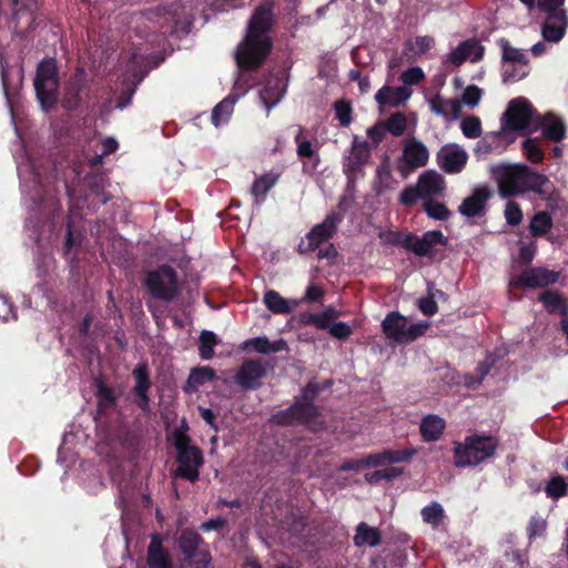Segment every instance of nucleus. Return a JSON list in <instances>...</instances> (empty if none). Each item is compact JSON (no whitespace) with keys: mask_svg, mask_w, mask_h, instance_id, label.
Segmentation results:
<instances>
[{"mask_svg":"<svg viewBox=\"0 0 568 568\" xmlns=\"http://www.w3.org/2000/svg\"><path fill=\"white\" fill-rule=\"evenodd\" d=\"M491 179L498 186L503 199H510L525 193H535L547 199L552 193V184L541 173L534 171L526 164L498 163L490 168Z\"/></svg>","mask_w":568,"mask_h":568,"instance_id":"nucleus-2","label":"nucleus"},{"mask_svg":"<svg viewBox=\"0 0 568 568\" xmlns=\"http://www.w3.org/2000/svg\"><path fill=\"white\" fill-rule=\"evenodd\" d=\"M538 301L549 314L559 313L564 318L568 314V302L562 294L556 290H546L539 294Z\"/></svg>","mask_w":568,"mask_h":568,"instance_id":"nucleus-31","label":"nucleus"},{"mask_svg":"<svg viewBox=\"0 0 568 568\" xmlns=\"http://www.w3.org/2000/svg\"><path fill=\"white\" fill-rule=\"evenodd\" d=\"M324 290L317 284H311L307 286L304 301L307 303L321 302L324 297Z\"/></svg>","mask_w":568,"mask_h":568,"instance_id":"nucleus-64","label":"nucleus"},{"mask_svg":"<svg viewBox=\"0 0 568 568\" xmlns=\"http://www.w3.org/2000/svg\"><path fill=\"white\" fill-rule=\"evenodd\" d=\"M274 9V0H263L253 10L245 37L235 51V61L240 70H257L270 55L273 48L270 32L276 22Z\"/></svg>","mask_w":568,"mask_h":568,"instance_id":"nucleus-1","label":"nucleus"},{"mask_svg":"<svg viewBox=\"0 0 568 568\" xmlns=\"http://www.w3.org/2000/svg\"><path fill=\"white\" fill-rule=\"evenodd\" d=\"M537 114L527 99L523 97L515 98L509 101L503 114L501 125L511 133L515 131H526V134H530L529 130L535 126Z\"/></svg>","mask_w":568,"mask_h":568,"instance_id":"nucleus-8","label":"nucleus"},{"mask_svg":"<svg viewBox=\"0 0 568 568\" xmlns=\"http://www.w3.org/2000/svg\"><path fill=\"white\" fill-rule=\"evenodd\" d=\"M327 331L333 337L337 339H347L352 335V327L344 322H335L329 324Z\"/></svg>","mask_w":568,"mask_h":568,"instance_id":"nucleus-62","label":"nucleus"},{"mask_svg":"<svg viewBox=\"0 0 568 568\" xmlns=\"http://www.w3.org/2000/svg\"><path fill=\"white\" fill-rule=\"evenodd\" d=\"M132 376L135 381V385L132 388L134 395V404L143 412L149 413L150 407V389L152 382L150 378V372L146 363H139L132 371Z\"/></svg>","mask_w":568,"mask_h":568,"instance_id":"nucleus-16","label":"nucleus"},{"mask_svg":"<svg viewBox=\"0 0 568 568\" xmlns=\"http://www.w3.org/2000/svg\"><path fill=\"white\" fill-rule=\"evenodd\" d=\"M429 159V152L426 145L416 140L410 139L405 142L403 148V162L398 165L402 176L406 178L409 171L425 166Z\"/></svg>","mask_w":568,"mask_h":568,"instance_id":"nucleus-14","label":"nucleus"},{"mask_svg":"<svg viewBox=\"0 0 568 568\" xmlns=\"http://www.w3.org/2000/svg\"><path fill=\"white\" fill-rule=\"evenodd\" d=\"M143 286L151 298L173 303L182 293L178 272L169 264L159 265L144 274Z\"/></svg>","mask_w":568,"mask_h":568,"instance_id":"nucleus-5","label":"nucleus"},{"mask_svg":"<svg viewBox=\"0 0 568 568\" xmlns=\"http://www.w3.org/2000/svg\"><path fill=\"white\" fill-rule=\"evenodd\" d=\"M505 219L509 225L516 226L523 220V212L518 203L509 201L505 207Z\"/></svg>","mask_w":568,"mask_h":568,"instance_id":"nucleus-58","label":"nucleus"},{"mask_svg":"<svg viewBox=\"0 0 568 568\" xmlns=\"http://www.w3.org/2000/svg\"><path fill=\"white\" fill-rule=\"evenodd\" d=\"M11 24L14 33L21 39H27L29 33L36 30L37 23V0H12Z\"/></svg>","mask_w":568,"mask_h":568,"instance_id":"nucleus-11","label":"nucleus"},{"mask_svg":"<svg viewBox=\"0 0 568 568\" xmlns=\"http://www.w3.org/2000/svg\"><path fill=\"white\" fill-rule=\"evenodd\" d=\"M189 429L185 422L172 433L173 446L176 449L178 468L175 477L194 483L199 479L200 467L203 465V453L194 445H191V437L186 434Z\"/></svg>","mask_w":568,"mask_h":568,"instance_id":"nucleus-4","label":"nucleus"},{"mask_svg":"<svg viewBox=\"0 0 568 568\" xmlns=\"http://www.w3.org/2000/svg\"><path fill=\"white\" fill-rule=\"evenodd\" d=\"M460 130L467 139H477L481 136V121L478 116L468 115L462 120Z\"/></svg>","mask_w":568,"mask_h":568,"instance_id":"nucleus-48","label":"nucleus"},{"mask_svg":"<svg viewBox=\"0 0 568 568\" xmlns=\"http://www.w3.org/2000/svg\"><path fill=\"white\" fill-rule=\"evenodd\" d=\"M332 386V381H325L323 385H320L316 382H308L301 392V395L295 397V399L310 405H316L315 399L320 395V393L326 388Z\"/></svg>","mask_w":568,"mask_h":568,"instance_id":"nucleus-41","label":"nucleus"},{"mask_svg":"<svg viewBox=\"0 0 568 568\" xmlns=\"http://www.w3.org/2000/svg\"><path fill=\"white\" fill-rule=\"evenodd\" d=\"M407 318L399 312H390L386 315L382 323L384 334L388 339L400 343L403 342Z\"/></svg>","mask_w":568,"mask_h":568,"instance_id":"nucleus-29","label":"nucleus"},{"mask_svg":"<svg viewBox=\"0 0 568 568\" xmlns=\"http://www.w3.org/2000/svg\"><path fill=\"white\" fill-rule=\"evenodd\" d=\"M418 199H423V196L417 185L405 187L399 195V202L406 206L415 204Z\"/></svg>","mask_w":568,"mask_h":568,"instance_id":"nucleus-61","label":"nucleus"},{"mask_svg":"<svg viewBox=\"0 0 568 568\" xmlns=\"http://www.w3.org/2000/svg\"><path fill=\"white\" fill-rule=\"evenodd\" d=\"M467 161V152L457 144L444 145L436 154L437 165L447 174L460 173Z\"/></svg>","mask_w":568,"mask_h":568,"instance_id":"nucleus-17","label":"nucleus"},{"mask_svg":"<svg viewBox=\"0 0 568 568\" xmlns=\"http://www.w3.org/2000/svg\"><path fill=\"white\" fill-rule=\"evenodd\" d=\"M435 47V39L432 36H417L407 39L404 43V54L409 59L426 54Z\"/></svg>","mask_w":568,"mask_h":568,"instance_id":"nucleus-34","label":"nucleus"},{"mask_svg":"<svg viewBox=\"0 0 568 568\" xmlns=\"http://www.w3.org/2000/svg\"><path fill=\"white\" fill-rule=\"evenodd\" d=\"M416 185L425 200L438 195L445 190L444 178L434 170L422 173Z\"/></svg>","mask_w":568,"mask_h":568,"instance_id":"nucleus-27","label":"nucleus"},{"mask_svg":"<svg viewBox=\"0 0 568 568\" xmlns=\"http://www.w3.org/2000/svg\"><path fill=\"white\" fill-rule=\"evenodd\" d=\"M521 149L527 160L531 163H540L544 160V150L539 145L538 138H528L523 141Z\"/></svg>","mask_w":568,"mask_h":568,"instance_id":"nucleus-46","label":"nucleus"},{"mask_svg":"<svg viewBox=\"0 0 568 568\" xmlns=\"http://www.w3.org/2000/svg\"><path fill=\"white\" fill-rule=\"evenodd\" d=\"M353 541L356 547H376L382 544V532L378 528L371 527L367 523L362 521L356 526Z\"/></svg>","mask_w":568,"mask_h":568,"instance_id":"nucleus-32","label":"nucleus"},{"mask_svg":"<svg viewBox=\"0 0 568 568\" xmlns=\"http://www.w3.org/2000/svg\"><path fill=\"white\" fill-rule=\"evenodd\" d=\"M538 130L542 131V136L552 142H560L566 138L567 126L565 122L551 112L546 114H537L535 126L529 130L534 133Z\"/></svg>","mask_w":568,"mask_h":568,"instance_id":"nucleus-21","label":"nucleus"},{"mask_svg":"<svg viewBox=\"0 0 568 568\" xmlns=\"http://www.w3.org/2000/svg\"><path fill=\"white\" fill-rule=\"evenodd\" d=\"M97 392V414L100 416L106 415L109 410L113 409L118 402L115 390L108 386L103 381L99 379L95 384Z\"/></svg>","mask_w":568,"mask_h":568,"instance_id":"nucleus-30","label":"nucleus"},{"mask_svg":"<svg viewBox=\"0 0 568 568\" xmlns=\"http://www.w3.org/2000/svg\"><path fill=\"white\" fill-rule=\"evenodd\" d=\"M335 116L342 126H348L352 122V106L345 100H338L334 103Z\"/></svg>","mask_w":568,"mask_h":568,"instance_id":"nucleus-54","label":"nucleus"},{"mask_svg":"<svg viewBox=\"0 0 568 568\" xmlns=\"http://www.w3.org/2000/svg\"><path fill=\"white\" fill-rule=\"evenodd\" d=\"M483 55L484 49L476 40H465L450 52L449 60L454 65L459 67L467 59L478 62L483 59Z\"/></svg>","mask_w":568,"mask_h":568,"instance_id":"nucleus-26","label":"nucleus"},{"mask_svg":"<svg viewBox=\"0 0 568 568\" xmlns=\"http://www.w3.org/2000/svg\"><path fill=\"white\" fill-rule=\"evenodd\" d=\"M568 480L561 475H556L546 484L545 493L548 498L559 499L567 495Z\"/></svg>","mask_w":568,"mask_h":568,"instance_id":"nucleus-45","label":"nucleus"},{"mask_svg":"<svg viewBox=\"0 0 568 568\" xmlns=\"http://www.w3.org/2000/svg\"><path fill=\"white\" fill-rule=\"evenodd\" d=\"M412 95V90L407 87H382L375 94V100L381 106L397 108L404 104Z\"/></svg>","mask_w":568,"mask_h":568,"instance_id":"nucleus-25","label":"nucleus"},{"mask_svg":"<svg viewBox=\"0 0 568 568\" xmlns=\"http://www.w3.org/2000/svg\"><path fill=\"white\" fill-rule=\"evenodd\" d=\"M420 515L424 523L430 525L433 528H437L445 517V510L439 503L432 501L429 505L422 508Z\"/></svg>","mask_w":568,"mask_h":568,"instance_id":"nucleus-42","label":"nucleus"},{"mask_svg":"<svg viewBox=\"0 0 568 568\" xmlns=\"http://www.w3.org/2000/svg\"><path fill=\"white\" fill-rule=\"evenodd\" d=\"M59 85L57 60L54 58L42 59L37 65L33 88L37 100L44 111H50L57 104Z\"/></svg>","mask_w":568,"mask_h":568,"instance_id":"nucleus-6","label":"nucleus"},{"mask_svg":"<svg viewBox=\"0 0 568 568\" xmlns=\"http://www.w3.org/2000/svg\"><path fill=\"white\" fill-rule=\"evenodd\" d=\"M559 273L545 267H528L524 270L515 280L511 286L515 288H538L547 287L557 283Z\"/></svg>","mask_w":568,"mask_h":568,"instance_id":"nucleus-13","label":"nucleus"},{"mask_svg":"<svg viewBox=\"0 0 568 568\" xmlns=\"http://www.w3.org/2000/svg\"><path fill=\"white\" fill-rule=\"evenodd\" d=\"M146 564L149 568H173V562L166 549L162 545L159 534L151 536L146 551Z\"/></svg>","mask_w":568,"mask_h":568,"instance_id":"nucleus-24","label":"nucleus"},{"mask_svg":"<svg viewBox=\"0 0 568 568\" xmlns=\"http://www.w3.org/2000/svg\"><path fill=\"white\" fill-rule=\"evenodd\" d=\"M85 87V78L83 71L73 74L64 87L61 105L67 111H75L82 103L81 93Z\"/></svg>","mask_w":568,"mask_h":568,"instance_id":"nucleus-22","label":"nucleus"},{"mask_svg":"<svg viewBox=\"0 0 568 568\" xmlns=\"http://www.w3.org/2000/svg\"><path fill=\"white\" fill-rule=\"evenodd\" d=\"M88 182V186L92 194L97 195L99 197V204H105L108 201H110L111 196L109 194H105L104 192V185H103V179L100 175H88L85 178Z\"/></svg>","mask_w":568,"mask_h":568,"instance_id":"nucleus-51","label":"nucleus"},{"mask_svg":"<svg viewBox=\"0 0 568 568\" xmlns=\"http://www.w3.org/2000/svg\"><path fill=\"white\" fill-rule=\"evenodd\" d=\"M384 126L394 136H400L407 128L406 116L400 112L394 113L385 121Z\"/></svg>","mask_w":568,"mask_h":568,"instance_id":"nucleus-49","label":"nucleus"},{"mask_svg":"<svg viewBox=\"0 0 568 568\" xmlns=\"http://www.w3.org/2000/svg\"><path fill=\"white\" fill-rule=\"evenodd\" d=\"M552 219L546 211L537 212L530 220L529 230L532 236L540 237L552 229Z\"/></svg>","mask_w":568,"mask_h":568,"instance_id":"nucleus-38","label":"nucleus"},{"mask_svg":"<svg viewBox=\"0 0 568 568\" xmlns=\"http://www.w3.org/2000/svg\"><path fill=\"white\" fill-rule=\"evenodd\" d=\"M263 302L272 313L283 315L292 313L294 307L297 305L296 301L290 302L274 290L265 292Z\"/></svg>","mask_w":568,"mask_h":568,"instance_id":"nucleus-35","label":"nucleus"},{"mask_svg":"<svg viewBox=\"0 0 568 568\" xmlns=\"http://www.w3.org/2000/svg\"><path fill=\"white\" fill-rule=\"evenodd\" d=\"M371 146L367 141H362L354 135L349 155L344 159L343 171L348 179L356 178L363 171V166L371 158Z\"/></svg>","mask_w":568,"mask_h":568,"instance_id":"nucleus-15","label":"nucleus"},{"mask_svg":"<svg viewBox=\"0 0 568 568\" xmlns=\"http://www.w3.org/2000/svg\"><path fill=\"white\" fill-rule=\"evenodd\" d=\"M568 28V16L566 10L558 13H546V19L541 26V33L548 42H559Z\"/></svg>","mask_w":568,"mask_h":568,"instance_id":"nucleus-23","label":"nucleus"},{"mask_svg":"<svg viewBox=\"0 0 568 568\" xmlns=\"http://www.w3.org/2000/svg\"><path fill=\"white\" fill-rule=\"evenodd\" d=\"M227 526V520L222 517L209 519L200 525V530L206 532L211 530L222 531Z\"/></svg>","mask_w":568,"mask_h":568,"instance_id":"nucleus-63","label":"nucleus"},{"mask_svg":"<svg viewBox=\"0 0 568 568\" xmlns=\"http://www.w3.org/2000/svg\"><path fill=\"white\" fill-rule=\"evenodd\" d=\"M388 465L398 463H408L417 455L418 449L415 447H406L404 449H386Z\"/></svg>","mask_w":568,"mask_h":568,"instance_id":"nucleus-50","label":"nucleus"},{"mask_svg":"<svg viewBox=\"0 0 568 568\" xmlns=\"http://www.w3.org/2000/svg\"><path fill=\"white\" fill-rule=\"evenodd\" d=\"M408 241L409 245L407 251L420 257H432L434 255V246L438 244L446 246L448 244V239L440 230L426 231L422 236L410 233Z\"/></svg>","mask_w":568,"mask_h":568,"instance_id":"nucleus-19","label":"nucleus"},{"mask_svg":"<svg viewBox=\"0 0 568 568\" xmlns=\"http://www.w3.org/2000/svg\"><path fill=\"white\" fill-rule=\"evenodd\" d=\"M265 374L266 369L260 361L245 359L234 376V382L245 390H254L261 386V378Z\"/></svg>","mask_w":568,"mask_h":568,"instance_id":"nucleus-20","label":"nucleus"},{"mask_svg":"<svg viewBox=\"0 0 568 568\" xmlns=\"http://www.w3.org/2000/svg\"><path fill=\"white\" fill-rule=\"evenodd\" d=\"M498 43L503 51V60L504 61L517 63V64L524 65V67H526L528 64L529 60H528L526 53L520 49L514 48L507 39L501 38L498 41Z\"/></svg>","mask_w":568,"mask_h":568,"instance_id":"nucleus-40","label":"nucleus"},{"mask_svg":"<svg viewBox=\"0 0 568 568\" xmlns=\"http://www.w3.org/2000/svg\"><path fill=\"white\" fill-rule=\"evenodd\" d=\"M417 307L425 316H433L438 312V305L435 300V294H430V287H428V294L417 300Z\"/></svg>","mask_w":568,"mask_h":568,"instance_id":"nucleus-55","label":"nucleus"},{"mask_svg":"<svg viewBox=\"0 0 568 568\" xmlns=\"http://www.w3.org/2000/svg\"><path fill=\"white\" fill-rule=\"evenodd\" d=\"M498 446L499 439L493 435H468L463 443H454V465L459 468L477 466L493 457Z\"/></svg>","mask_w":568,"mask_h":568,"instance_id":"nucleus-3","label":"nucleus"},{"mask_svg":"<svg viewBox=\"0 0 568 568\" xmlns=\"http://www.w3.org/2000/svg\"><path fill=\"white\" fill-rule=\"evenodd\" d=\"M446 429V422L438 415L429 414L422 418L419 433L424 442L432 443L438 440Z\"/></svg>","mask_w":568,"mask_h":568,"instance_id":"nucleus-28","label":"nucleus"},{"mask_svg":"<svg viewBox=\"0 0 568 568\" xmlns=\"http://www.w3.org/2000/svg\"><path fill=\"white\" fill-rule=\"evenodd\" d=\"M183 561L192 568H210L212 556L204 538L193 529H183L176 538Z\"/></svg>","mask_w":568,"mask_h":568,"instance_id":"nucleus-7","label":"nucleus"},{"mask_svg":"<svg viewBox=\"0 0 568 568\" xmlns=\"http://www.w3.org/2000/svg\"><path fill=\"white\" fill-rule=\"evenodd\" d=\"M342 221V216L336 213L326 215L322 223L314 225L304 239L297 245V253L305 255L320 248L323 243L328 242L337 231V225Z\"/></svg>","mask_w":568,"mask_h":568,"instance_id":"nucleus-9","label":"nucleus"},{"mask_svg":"<svg viewBox=\"0 0 568 568\" xmlns=\"http://www.w3.org/2000/svg\"><path fill=\"white\" fill-rule=\"evenodd\" d=\"M214 377L215 371L213 368L209 366H200L191 371V374L189 376V383L199 386L212 381Z\"/></svg>","mask_w":568,"mask_h":568,"instance_id":"nucleus-52","label":"nucleus"},{"mask_svg":"<svg viewBox=\"0 0 568 568\" xmlns=\"http://www.w3.org/2000/svg\"><path fill=\"white\" fill-rule=\"evenodd\" d=\"M285 88L282 84V80L276 78L274 80H270L261 90L260 98L265 105L267 112L275 106L284 97Z\"/></svg>","mask_w":568,"mask_h":568,"instance_id":"nucleus-33","label":"nucleus"},{"mask_svg":"<svg viewBox=\"0 0 568 568\" xmlns=\"http://www.w3.org/2000/svg\"><path fill=\"white\" fill-rule=\"evenodd\" d=\"M379 237L384 241L385 244L392 246H400L408 250L410 237V232H402V231H385L379 233Z\"/></svg>","mask_w":568,"mask_h":568,"instance_id":"nucleus-47","label":"nucleus"},{"mask_svg":"<svg viewBox=\"0 0 568 568\" xmlns=\"http://www.w3.org/2000/svg\"><path fill=\"white\" fill-rule=\"evenodd\" d=\"M516 136L514 133L504 129L501 125L499 131L486 133L475 145L474 154L477 158L486 156L491 153L501 154L507 148L514 143Z\"/></svg>","mask_w":568,"mask_h":568,"instance_id":"nucleus-12","label":"nucleus"},{"mask_svg":"<svg viewBox=\"0 0 568 568\" xmlns=\"http://www.w3.org/2000/svg\"><path fill=\"white\" fill-rule=\"evenodd\" d=\"M248 346H252L254 351L260 354L278 353L288 348L287 343L283 338H280L275 342H270V339L265 336L247 339L245 342V347Z\"/></svg>","mask_w":568,"mask_h":568,"instance_id":"nucleus-36","label":"nucleus"},{"mask_svg":"<svg viewBox=\"0 0 568 568\" xmlns=\"http://www.w3.org/2000/svg\"><path fill=\"white\" fill-rule=\"evenodd\" d=\"M321 415L317 405L304 404L297 399L287 407L272 415V423L278 426L304 425L310 426Z\"/></svg>","mask_w":568,"mask_h":568,"instance_id":"nucleus-10","label":"nucleus"},{"mask_svg":"<svg viewBox=\"0 0 568 568\" xmlns=\"http://www.w3.org/2000/svg\"><path fill=\"white\" fill-rule=\"evenodd\" d=\"M425 79V73L419 67H410L407 70H405L402 75L400 80L403 81V87H409V85H417Z\"/></svg>","mask_w":568,"mask_h":568,"instance_id":"nucleus-56","label":"nucleus"},{"mask_svg":"<svg viewBox=\"0 0 568 568\" xmlns=\"http://www.w3.org/2000/svg\"><path fill=\"white\" fill-rule=\"evenodd\" d=\"M219 343L217 336L212 331H202L200 335L199 355L209 361L214 356V346Z\"/></svg>","mask_w":568,"mask_h":568,"instance_id":"nucleus-43","label":"nucleus"},{"mask_svg":"<svg viewBox=\"0 0 568 568\" xmlns=\"http://www.w3.org/2000/svg\"><path fill=\"white\" fill-rule=\"evenodd\" d=\"M236 100L237 98L235 95L230 94L214 106L211 120L215 126H219L222 122L229 119L233 112Z\"/></svg>","mask_w":568,"mask_h":568,"instance_id":"nucleus-39","label":"nucleus"},{"mask_svg":"<svg viewBox=\"0 0 568 568\" xmlns=\"http://www.w3.org/2000/svg\"><path fill=\"white\" fill-rule=\"evenodd\" d=\"M278 175L274 173H265L256 178L252 184L251 193L256 199V203L261 204L268 191L276 184Z\"/></svg>","mask_w":568,"mask_h":568,"instance_id":"nucleus-37","label":"nucleus"},{"mask_svg":"<svg viewBox=\"0 0 568 568\" xmlns=\"http://www.w3.org/2000/svg\"><path fill=\"white\" fill-rule=\"evenodd\" d=\"M423 210L429 217L437 221H446L452 215V212L444 203L435 201L432 197L424 201Z\"/></svg>","mask_w":568,"mask_h":568,"instance_id":"nucleus-44","label":"nucleus"},{"mask_svg":"<svg viewBox=\"0 0 568 568\" xmlns=\"http://www.w3.org/2000/svg\"><path fill=\"white\" fill-rule=\"evenodd\" d=\"M547 523L540 517L532 516L527 526V536L529 539H535L545 535Z\"/></svg>","mask_w":568,"mask_h":568,"instance_id":"nucleus-57","label":"nucleus"},{"mask_svg":"<svg viewBox=\"0 0 568 568\" xmlns=\"http://www.w3.org/2000/svg\"><path fill=\"white\" fill-rule=\"evenodd\" d=\"M302 132L303 128H300L298 133L294 139L297 144L296 153L301 159H311L315 155V151L312 148L311 141L301 139Z\"/></svg>","mask_w":568,"mask_h":568,"instance_id":"nucleus-59","label":"nucleus"},{"mask_svg":"<svg viewBox=\"0 0 568 568\" xmlns=\"http://www.w3.org/2000/svg\"><path fill=\"white\" fill-rule=\"evenodd\" d=\"M483 90L477 85H469L465 89L462 95L464 104L469 106H476L481 99Z\"/></svg>","mask_w":568,"mask_h":568,"instance_id":"nucleus-60","label":"nucleus"},{"mask_svg":"<svg viewBox=\"0 0 568 568\" xmlns=\"http://www.w3.org/2000/svg\"><path fill=\"white\" fill-rule=\"evenodd\" d=\"M429 328L428 322H420L412 324L410 326H406L404 338L402 344H410L424 336L427 329Z\"/></svg>","mask_w":568,"mask_h":568,"instance_id":"nucleus-53","label":"nucleus"},{"mask_svg":"<svg viewBox=\"0 0 568 568\" xmlns=\"http://www.w3.org/2000/svg\"><path fill=\"white\" fill-rule=\"evenodd\" d=\"M493 192L487 185H478L473 189L471 193L463 200L458 206V212L468 219L483 216L487 212V203Z\"/></svg>","mask_w":568,"mask_h":568,"instance_id":"nucleus-18","label":"nucleus"}]
</instances>
